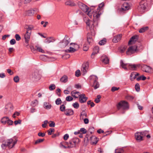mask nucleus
Returning <instances> with one entry per match:
<instances>
[{
  "instance_id": "obj_1",
  "label": "nucleus",
  "mask_w": 153,
  "mask_h": 153,
  "mask_svg": "<svg viewBox=\"0 0 153 153\" xmlns=\"http://www.w3.org/2000/svg\"><path fill=\"white\" fill-rule=\"evenodd\" d=\"M79 142V139L77 137H73L71 139L69 142H65V143L68 145L69 148L76 147Z\"/></svg>"
},
{
  "instance_id": "obj_2",
  "label": "nucleus",
  "mask_w": 153,
  "mask_h": 153,
  "mask_svg": "<svg viewBox=\"0 0 153 153\" xmlns=\"http://www.w3.org/2000/svg\"><path fill=\"white\" fill-rule=\"evenodd\" d=\"M89 79L93 81L92 86L94 87L95 89H96L100 86V84L98 82V78L96 76L93 75L90 76Z\"/></svg>"
},
{
  "instance_id": "obj_3",
  "label": "nucleus",
  "mask_w": 153,
  "mask_h": 153,
  "mask_svg": "<svg viewBox=\"0 0 153 153\" xmlns=\"http://www.w3.org/2000/svg\"><path fill=\"white\" fill-rule=\"evenodd\" d=\"M139 47L137 45H134L129 47L126 52V54L130 55L135 52H137L139 50Z\"/></svg>"
},
{
  "instance_id": "obj_4",
  "label": "nucleus",
  "mask_w": 153,
  "mask_h": 153,
  "mask_svg": "<svg viewBox=\"0 0 153 153\" xmlns=\"http://www.w3.org/2000/svg\"><path fill=\"white\" fill-rule=\"evenodd\" d=\"M70 38L65 36V38L63 39L62 41L59 42L58 45L61 48H64L66 47L70 43Z\"/></svg>"
},
{
  "instance_id": "obj_5",
  "label": "nucleus",
  "mask_w": 153,
  "mask_h": 153,
  "mask_svg": "<svg viewBox=\"0 0 153 153\" xmlns=\"http://www.w3.org/2000/svg\"><path fill=\"white\" fill-rule=\"evenodd\" d=\"M147 6V3L146 0H142L138 7V11L141 13H143Z\"/></svg>"
},
{
  "instance_id": "obj_6",
  "label": "nucleus",
  "mask_w": 153,
  "mask_h": 153,
  "mask_svg": "<svg viewBox=\"0 0 153 153\" xmlns=\"http://www.w3.org/2000/svg\"><path fill=\"white\" fill-rule=\"evenodd\" d=\"M17 140L16 139L13 141V139L12 138L11 139H7L5 141V143H7V147L9 149H10L13 148L17 142Z\"/></svg>"
},
{
  "instance_id": "obj_7",
  "label": "nucleus",
  "mask_w": 153,
  "mask_h": 153,
  "mask_svg": "<svg viewBox=\"0 0 153 153\" xmlns=\"http://www.w3.org/2000/svg\"><path fill=\"white\" fill-rule=\"evenodd\" d=\"M117 107L118 109H120L121 107H123L124 109L128 108V103L125 101H122L117 104Z\"/></svg>"
},
{
  "instance_id": "obj_8",
  "label": "nucleus",
  "mask_w": 153,
  "mask_h": 153,
  "mask_svg": "<svg viewBox=\"0 0 153 153\" xmlns=\"http://www.w3.org/2000/svg\"><path fill=\"white\" fill-rule=\"evenodd\" d=\"M141 70L147 73H151L153 72V69L150 66L147 65H143L141 66Z\"/></svg>"
},
{
  "instance_id": "obj_9",
  "label": "nucleus",
  "mask_w": 153,
  "mask_h": 153,
  "mask_svg": "<svg viewBox=\"0 0 153 153\" xmlns=\"http://www.w3.org/2000/svg\"><path fill=\"white\" fill-rule=\"evenodd\" d=\"M78 5L79 8L85 13H87L88 11L89 8L85 4L82 3H79L78 4Z\"/></svg>"
},
{
  "instance_id": "obj_10",
  "label": "nucleus",
  "mask_w": 153,
  "mask_h": 153,
  "mask_svg": "<svg viewBox=\"0 0 153 153\" xmlns=\"http://www.w3.org/2000/svg\"><path fill=\"white\" fill-rule=\"evenodd\" d=\"M129 8V7L128 3L127 2H125L122 5L121 8L119 10L121 13H124L125 11L128 10Z\"/></svg>"
},
{
  "instance_id": "obj_11",
  "label": "nucleus",
  "mask_w": 153,
  "mask_h": 153,
  "mask_svg": "<svg viewBox=\"0 0 153 153\" xmlns=\"http://www.w3.org/2000/svg\"><path fill=\"white\" fill-rule=\"evenodd\" d=\"M88 63L86 62L83 63L82 66L81 71L83 73V75H85L87 72V70L88 68Z\"/></svg>"
},
{
  "instance_id": "obj_12",
  "label": "nucleus",
  "mask_w": 153,
  "mask_h": 153,
  "mask_svg": "<svg viewBox=\"0 0 153 153\" xmlns=\"http://www.w3.org/2000/svg\"><path fill=\"white\" fill-rule=\"evenodd\" d=\"M138 39V37L137 35H134L132 36L128 42V44L130 45L131 44H134L137 41Z\"/></svg>"
},
{
  "instance_id": "obj_13",
  "label": "nucleus",
  "mask_w": 153,
  "mask_h": 153,
  "mask_svg": "<svg viewBox=\"0 0 153 153\" xmlns=\"http://www.w3.org/2000/svg\"><path fill=\"white\" fill-rule=\"evenodd\" d=\"M88 97L85 96L84 94H82L79 96V101L81 103H83L86 102Z\"/></svg>"
},
{
  "instance_id": "obj_14",
  "label": "nucleus",
  "mask_w": 153,
  "mask_h": 153,
  "mask_svg": "<svg viewBox=\"0 0 153 153\" xmlns=\"http://www.w3.org/2000/svg\"><path fill=\"white\" fill-rule=\"evenodd\" d=\"M87 26H88L90 29H92L94 27V23L91 21H90L88 19H86V20L85 22Z\"/></svg>"
},
{
  "instance_id": "obj_15",
  "label": "nucleus",
  "mask_w": 153,
  "mask_h": 153,
  "mask_svg": "<svg viewBox=\"0 0 153 153\" xmlns=\"http://www.w3.org/2000/svg\"><path fill=\"white\" fill-rule=\"evenodd\" d=\"M122 36V34H119L114 36L112 39L113 42L117 43L120 41L121 39Z\"/></svg>"
},
{
  "instance_id": "obj_16",
  "label": "nucleus",
  "mask_w": 153,
  "mask_h": 153,
  "mask_svg": "<svg viewBox=\"0 0 153 153\" xmlns=\"http://www.w3.org/2000/svg\"><path fill=\"white\" fill-rule=\"evenodd\" d=\"M64 114L67 116H70L73 115L74 114V111L71 109H67L65 111Z\"/></svg>"
},
{
  "instance_id": "obj_17",
  "label": "nucleus",
  "mask_w": 153,
  "mask_h": 153,
  "mask_svg": "<svg viewBox=\"0 0 153 153\" xmlns=\"http://www.w3.org/2000/svg\"><path fill=\"white\" fill-rule=\"evenodd\" d=\"M32 78L36 80H39L40 78V75L37 71H35L32 74Z\"/></svg>"
},
{
  "instance_id": "obj_18",
  "label": "nucleus",
  "mask_w": 153,
  "mask_h": 153,
  "mask_svg": "<svg viewBox=\"0 0 153 153\" xmlns=\"http://www.w3.org/2000/svg\"><path fill=\"white\" fill-rule=\"evenodd\" d=\"M71 95L75 98H78L80 95V94L79 92L74 90L71 91Z\"/></svg>"
},
{
  "instance_id": "obj_19",
  "label": "nucleus",
  "mask_w": 153,
  "mask_h": 153,
  "mask_svg": "<svg viewBox=\"0 0 153 153\" xmlns=\"http://www.w3.org/2000/svg\"><path fill=\"white\" fill-rule=\"evenodd\" d=\"M135 136L136 139L138 140H143V136L140 132L136 133L135 134Z\"/></svg>"
},
{
  "instance_id": "obj_20",
  "label": "nucleus",
  "mask_w": 153,
  "mask_h": 153,
  "mask_svg": "<svg viewBox=\"0 0 153 153\" xmlns=\"http://www.w3.org/2000/svg\"><path fill=\"white\" fill-rule=\"evenodd\" d=\"M31 33L28 32H26L25 35V42L27 44L28 43L30 40Z\"/></svg>"
},
{
  "instance_id": "obj_21",
  "label": "nucleus",
  "mask_w": 153,
  "mask_h": 153,
  "mask_svg": "<svg viewBox=\"0 0 153 153\" xmlns=\"http://www.w3.org/2000/svg\"><path fill=\"white\" fill-rule=\"evenodd\" d=\"M5 109L9 111H11L13 109V104L10 102L8 103L5 106Z\"/></svg>"
},
{
  "instance_id": "obj_22",
  "label": "nucleus",
  "mask_w": 153,
  "mask_h": 153,
  "mask_svg": "<svg viewBox=\"0 0 153 153\" xmlns=\"http://www.w3.org/2000/svg\"><path fill=\"white\" fill-rule=\"evenodd\" d=\"M129 64L128 63H125L123 62V61L121 60L120 61V66L126 70H128V65Z\"/></svg>"
},
{
  "instance_id": "obj_23",
  "label": "nucleus",
  "mask_w": 153,
  "mask_h": 153,
  "mask_svg": "<svg viewBox=\"0 0 153 153\" xmlns=\"http://www.w3.org/2000/svg\"><path fill=\"white\" fill-rule=\"evenodd\" d=\"M141 133L142 136H143V137L144 136H146L148 138H149L151 137V136L149 134V131H144L141 132Z\"/></svg>"
},
{
  "instance_id": "obj_24",
  "label": "nucleus",
  "mask_w": 153,
  "mask_h": 153,
  "mask_svg": "<svg viewBox=\"0 0 153 153\" xmlns=\"http://www.w3.org/2000/svg\"><path fill=\"white\" fill-rule=\"evenodd\" d=\"M55 40L53 37H50L47 38L45 40V42L46 43H49L50 42H53L55 41Z\"/></svg>"
},
{
  "instance_id": "obj_25",
  "label": "nucleus",
  "mask_w": 153,
  "mask_h": 153,
  "mask_svg": "<svg viewBox=\"0 0 153 153\" xmlns=\"http://www.w3.org/2000/svg\"><path fill=\"white\" fill-rule=\"evenodd\" d=\"M65 4L66 5H68L70 6H74L76 5V4L72 0H69L65 2Z\"/></svg>"
},
{
  "instance_id": "obj_26",
  "label": "nucleus",
  "mask_w": 153,
  "mask_h": 153,
  "mask_svg": "<svg viewBox=\"0 0 153 153\" xmlns=\"http://www.w3.org/2000/svg\"><path fill=\"white\" fill-rule=\"evenodd\" d=\"M109 59L108 57L105 55H103L102 56V61L105 64H107L109 63Z\"/></svg>"
},
{
  "instance_id": "obj_27",
  "label": "nucleus",
  "mask_w": 153,
  "mask_h": 153,
  "mask_svg": "<svg viewBox=\"0 0 153 153\" xmlns=\"http://www.w3.org/2000/svg\"><path fill=\"white\" fill-rule=\"evenodd\" d=\"M43 107L46 109H49L51 107V105L49 102H44Z\"/></svg>"
},
{
  "instance_id": "obj_28",
  "label": "nucleus",
  "mask_w": 153,
  "mask_h": 153,
  "mask_svg": "<svg viewBox=\"0 0 153 153\" xmlns=\"http://www.w3.org/2000/svg\"><path fill=\"white\" fill-rule=\"evenodd\" d=\"M128 70H131L135 71L136 70V66L135 65H132L131 64H129L128 67Z\"/></svg>"
},
{
  "instance_id": "obj_29",
  "label": "nucleus",
  "mask_w": 153,
  "mask_h": 153,
  "mask_svg": "<svg viewBox=\"0 0 153 153\" xmlns=\"http://www.w3.org/2000/svg\"><path fill=\"white\" fill-rule=\"evenodd\" d=\"M31 51L33 52L34 51H35V50H37L39 52L43 53L44 52V51L40 47H38L37 46H36L35 47V48H33V49L31 48Z\"/></svg>"
},
{
  "instance_id": "obj_30",
  "label": "nucleus",
  "mask_w": 153,
  "mask_h": 153,
  "mask_svg": "<svg viewBox=\"0 0 153 153\" xmlns=\"http://www.w3.org/2000/svg\"><path fill=\"white\" fill-rule=\"evenodd\" d=\"M68 80V76L65 75L63 76L60 79V82L63 83L66 82H67Z\"/></svg>"
},
{
  "instance_id": "obj_31",
  "label": "nucleus",
  "mask_w": 153,
  "mask_h": 153,
  "mask_svg": "<svg viewBox=\"0 0 153 153\" xmlns=\"http://www.w3.org/2000/svg\"><path fill=\"white\" fill-rule=\"evenodd\" d=\"M8 118L9 117H3L1 120V123L4 125L5 124L7 123V120H8Z\"/></svg>"
},
{
  "instance_id": "obj_32",
  "label": "nucleus",
  "mask_w": 153,
  "mask_h": 153,
  "mask_svg": "<svg viewBox=\"0 0 153 153\" xmlns=\"http://www.w3.org/2000/svg\"><path fill=\"white\" fill-rule=\"evenodd\" d=\"M76 50L71 47H69V49H67L65 50L66 52L68 53H74L76 51Z\"/></svg>"
},
{
  "instance_id": "obj_33",
  "label": "nucleus",
  "mask_w": 153,
  "mask_h": 153,
  "mask_svg": "<svg viewBox=\"0 0 153 153\" xmlns=\"http://www.w3.org/2000/svg\"><path fill=\"white\" fill-rule=\"evenodd\" d=\"M87 117V114L86 112L85 111H82L80 114V118L81 119L82 118V119H83V118L84 117Z\"/></svg>"
},
{
  "instance_id": "obj_34",
  "label": "nucleus",
  "mask_w": 153,
  "mask_h": 153,
  "mask_svg": "<svg viewBox=\"0 0 153 153\" xmlns=\"http://www.w3.org/2000/svg\"><path fill=\"white\" fill-rule=\"evenodd\" d=\"M148 27L147 26L141 28L139 30V32L140 33H143L147 30L148 29Z\"/></svg>"
},
{
  "instance_id": "obj_35",
  "label": "nucleus",
  "mask_w": 153,
  "mask_h": 153,
  "mask_svg": "<svg viewBox=\"0 0 153 153\" xmlns=\"http://www.w3.org/2000/svg\"><path fill=\"white\" fill-rule=\"evenodd\" d=\"M106 42V39L105 38H104L99 42V44L100 45H102L105 44Z\"/></svg>"
},
{
  "instance_id": "obj_36",
  "label": "nucleus",
  "mask_w": 153,
  "mask_h": 153,
  "mask_svg": "<svg viewBox=\"0 0 153 153\" xmlns=\"http://www.w3.org/2000/svg\"><path fill=\"white\" fill-rule=\"evenodd\" d=\"M27 27H26V32H28L31 33V30L33 28V27L32 26H27Z\"/></svg>"
},
{
  "instance_id": "obj_37",
  "label": "nucleus",
  "mask_w": 153,
  "mask_h": 153,
  "mask_svg": "<svg viewBox=\"0 0 153 153\" xmlns=\"http://www.w3.org/2000/svg\"><path fill=\"white\" fill-rule=\"evenodd\" d=\"M34 10H31L27 12V14L28 16H32L34 13Z\"/></svg>"
},
{
  "instance_id": "obj_38",
  "label": "nucleus",
  "mask_w": 153,
  "mask_h": 153,
  "mask_svg": "<svg viewBox=\"0 0 153 153\" xmlns=\"http://www.w3.org/2000/svg\"><path fill=\"white\" fill-rule=\"evenodd\" d=\"M60 110L62 112H65V107L64 104L61 105L60 106Z\"/></svg>"
},
{
  "instance_id": "obj_39",
  "label": "nucleus",
  "mask_w": 153,
  "mask_h": 153,
  "mask_svg": "<svg viewBox=\"0 0 153 153\" xmlns=\"http://www.w3.org/2000/svg\"><path fill=\"white\" fill-rule=\"evenodd\" d=\"M94 127L92 126H91L89 128L88 132H90V134H92L94 132Z\"/></svg>"
},
{
  "instance_id": "obj_40",
  "label": "nucleus",
  "mask_w": 153,
  "mask_h": 153,
  "mask_svg": "<svg viewBox=\"0 0 153 153\" xmlns=\"http://www.w3.org/2000/svg\"><path fill=\"white\" fill-rule=\"evenodd\" d=\"M62 103V101L60 98H57L55 101V103L57 105H60Z\"/></svg>"
},
{
  "instance_id": "obj_41",
  "label": "nucleus",
  "mask_w": 153,
  "mask_h": 153,
  "mask_svg": "<svg viewBox=\"0 0 153 153\" xmlns=\"http://www.w3.org/2000/svg\"><path fill=\"white\" fill-rule=\"evenodd\" d=\"M87 41L89 44H90L92 40V38L91 36H89L88 34L87 36Z\"/></svg>"
},
{
  "instance_id": "obj_42",
  "label": "nucleus",
  "mask_w": 153,
  "mask_h": 153,
  "mask_svg": "<svg viewBox=\"0 0 153 153\" xmlns=\"http://www.w3.org/2000/svg\"><path fill=\"white\" fill-rule=\"evenodd\" d=\"M61 145V146L64 148L66 149L67 148H69L68 147V145L67 144H66L65 143V142H62L60 143Z\"/></svg>"
},
{
  "instance_id": "obj_43",
  "label": "nucleus",
  "mask_w": 153,
  "mask_h": 153,
  "mask_svg": "<svg viewBox=\"0 0 153 153\" xmlns=\"http://www.w3.org/2000/svg\"><path fill=\"white\" fill-rule=\"evenodd\" d=\"M72 105L74 108L76 109L78 108L79 107V103L76 102L73 103Z\"/></svg>"
},
{
  "instance_id": "obj_44",
  "label": "nucleus",
  "mask_w": 153,
  "mask_h": 153,
  "mask_svg": "<svg viewBox=\"0 0 153 153\" xmlns=\"http://www.w3.org/2000/svg\"><path fill=\"white\" fill-rule=\"evenodd\" d=\"M54 129L52 128H50L48 130L47 132L48 135H51L52 134V133L54 131Z\"/></svg>"
},
{
  "instance_id": "obj_45",
  "label": "nucleus",
  "mask_w": 153,
  "mask_h": 153,
  "mask_svg": "<svg viewBox=\"0 0 153 153\" xmlns=\"http://www.w3.org/2000/svg\"><path fill=\"white\" fill-rule=\"evenodd\" d=\"M55 88V85L54 84H52L49 86V89L50 91H52L54 90Z\"/></svg>"
},
{
  "instance_id": "obj_46",
  "label": "nucleus",
  "mask_w": 153,
  "mask_h": 153,
  "mask_svg": "<svg viewBox=\"0 0 153 153\" xmlns=\"http://www.w3.org/2000/svg\"><path fill=\"white\" fill-rule=\"evenodd\" d=\"M93 137H94V139L95 140V141L94 142H92V144H96L97 143L98 141V138L97 137H95V136H93V137H91L90 138L91 139V138H92Z\"/></svg>"
},
{
  "instance_id": "obj_47",
  "label": "nucleus",
  "mask_w": 153,
  "mask_h": 153,
  "mask_svg": "<svg viewBox=\"0 0 153 153\" xmlns=\"http://www.w3.org/2000/svg\"><path fill=\"white\" fill-rule=\"evenodd\" d=\"M135 88L137 91H139L140 90V87L139 84L138 83H136L135 86Z\"/></svg>"
},
{
  "instance_id": "obj_48",
  "label": "nucleus",
  "mask_w": 153,
  "mask_h": 153,
  "mask_svg": "<svg viewBox=\"0 0 153 153\" xmlns=\"http://www.w3.org/2000/svg\"><path fill=\"white\" fill-rule=\"evenodd\" d=\"M99 47L98 46H95L94 48L93 51L97 53L99 52Z\"/></svg>"
},
{
  "instance_id": "obj_49",
  "label": "nucleus",
  "mask_w": 153,
  "mask_h": 153,
  "mask_svg": "<svg viewBox=\"0 0 153 153\" xmlns=\"http://www.w3.org/2000/svg\"><path fill=\"white\" fill-rule=\"evenodd\" d=\"M73 99V97L70 96H67L66 98V100L69 102L72 101Z\"/></svg>"
},
{
  "instance_id": "obj_50",
  "label": "nucleus",
  "mask_w": 153,
  "mask_h": 153,
  "mask_svg": "<svg viewBox=\"0 0 153 153\" xmlns=\"http://www.w3.org/2000/svg\"><path fill=\"white\" fill-rule=\"evenodd\" d=\"M135 76V72L132 73L130 76V79L131 81L133 80L135 78H134V77Z\"/></svg>"
},
{
  "instance_id": "obj_51",
  "label": "nucleus",
  "mask_w": 153,
  "mask_h": 153,
  "mask_svg": "<svg viewBox=\"0 0 153 153\" xmlns=\"http://www.w3.org/2000/svg\"><path fill=\"white\" fill-rule=\"evenodd\" d=\"M44 139H39L37 140L35 142V144H36L39 143H40L44 140Z\"/></svg>"
},
{
  "instance_id": "obj_52",
  "label": "nucleus",
  "mask_w": 153,
  "mask_h": 153,
  "mask_svg": "<svg viewBox=\"0 0 153 153\" xmlns=\"http://www.w3.org/2000/svg\"><path fill=\"white\" fill-rule=\"evenodd\" d=\"M87 104L88 105H90L91 107H93L95 105L94 103L93 102H91V100L88 101Z\"/></svg>"
},
{
  "instance_id": "obj_53",
  "label": "nucleus",
  "mask_w": 153,
  "mask_h": 153,
  "mask_svg": "<svg viewBox=\"0 0 153 153\" xmlns=\"http://www.w3.org/2000/svg\"><path fill=\"white\" fill-rule=\"evenodd\" d=\"M15 37L16 40L17 41H19L21 39V37L18 34H16L15 36Z\"/></svg>"
},
{
  "instance_id": "obj_54",
  "label": "nucleus",
  "mask_w": 153,
  "mask_h": 153,
  "mask_svg": "<svg viewBox=\"0 0 153 153\" xmlns=\"http://www.w3.org/2000/svg\"><path fill=\"white\" fill-rule=\"evenodd\" d=\"M44 123L42 124V126L43 128H45L46 126V125L48 123V120H46L44 121Z\"/></svg>"
},
{
  "instance_id": "obj_55",
  "label": "nucleus",
  "mask_w": 153,
  "mask_h": 153,
  "mask_svg": "<svg viewBox=\"0 0 153 153\" xmlns=\"http://www.w3.org/2000/svg\"><path fill=\"white\" fill-rule=\"evenodd\" d=\"M37 104V100H35L33 101H32L31 103V105L33 107L35 106Z\"/></svg>"
},
{
  "instance_id": "obj_56",
  "label": "nucleus",
  "mask_w": 153,
  "mask_h": 153,
  "mask_svg": "<svg viewBox=\"0 0 153 153\" xmlns=\"http://www.w3.org/2000/svg\"><path fill=\"white\" fill-rule=\"evenodd\" d=\"M120 88L119 87L117 88L114 86L112 87L111 90L112 92H114L118 90Z\"/></svg>"
},
{
  "instance_id": "obj_57",
  "label": "nucleus",
  "mask_w": 153,
  "mask_h": 153,
  "mask_svg": "<svg viewBox=\"0 0 153 153\" xmlns=\"http://www.w3.org/2000/svg\"><path fill=\"white\" fill-rule=\"evenodd\" d=\"M80 71L79 70H77L75 72V75L77 77H79L80 76Z\"/></svg>"
},
{
  "instance_id": "obj_58",
  "label": "nucleus",
  "mask_w": 153,
  "mask_h": 153,
  "mask_svg": "<svg viewBox=\"0 0 153 153\" xmlns=\"http://www.w3.org/2000/svg\"><path fill=\"white\" fill-rule=\"evenodd\" d=\"M14 81L16 82H19V78L18 76H16L13 78Z\"/></svg>"
},
{
  "instance_id": "obj_59",
  "label": "nucleus",
  "mask_w": 153,
  "mask_h": 153,
  "mask_svg": "<svg viewBox=\"0 0 153 153\" xmlns=\"http://www.w3.org/2000/svg\"><path fill=\"white\" fill-rule=\"evenodd\" d=\"M1 148L3 149H6V147H7V143H6L5 142V143H2L1 146Z\"/></svg>"
},
{
  "instance_id": "obj_60",
  "label": "nucleus",
  "mask_w": 153,
  "mask_h": 153,
  "mask_svg": "<svg viewBox=\"0 0 153 153\" xmlns=\"http://www.w3.org/2000/svg\"><path fill=\"white\" fill-rule=\"evenodd\" d=\"M7 123L9 125H12L13 124V121L12 120H10L9 118L8 120H7Z\"/></svg>"
},
{
  "instance_id": "obj_61",
  "label": "nucleus",
  "mask_w": 153,
  "mask_h": 153,
  "mask_svg": "<svg viewBox=\"0 0 153 153\" xmlns=\"http://www.w3.org/2000/svg\"><path fill=\"white\" fill-rule=\"evenodd\" d=\"M79 131L84 134H85L87 132L86 130L84 128H81Z\"/></svg>"
},
{
  "instance_id": "obj_62",
  "label": "nucleus",
  "mask_w": 153,
  "mask_h": 153,
  "mask_svg": "<svg viewBox=\"0 0 153 153\" xmlns=\"http://www.w3.org/2000/svg\"><path fill=\"white\" fill-rule=\"evenodd\" d=\"M22 120L19 119L18 120H15L14 121V123L15 125H17L18 124H20L21 123Z\"/></svg>"
},
{
  "instance_id": "obj_63",
  "label": "nucleus",
  "mask_w": 153,
  "mask_h": 153,
  "mask_svg": "<svg viewBox=\"0 0 153 153\" xmlns=\"http://www.w3.org/2000/svg\"><path fill=\"white\" fill-rule=\"evenodd\" d=\"M16 43V41L14 39H12L10 41V43L11 45L15 44Z\"/></svg>"
},
{
  "instance_id": "obj_64",
  "label": "nucleus",
  "mask_w": 153,
  "mask_h": 153,
  "mask_svg": "<svg viewBox=\"0 0 153 153\" xmlns=\"http://www.w3.org/2000/svg\"><path fill=\"white\" fill-rule=\"evenodd\" d=\"M69 137L68 134H66L64 135L63 137V139L65 140H67L68 139Z\"/></svg>"
}]
</instances>
